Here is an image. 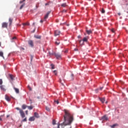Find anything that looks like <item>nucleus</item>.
<instances>
[{"mask_svg": "<svg viewBox=\"0 0 128 128\" xmlns=\"http://www.w3.org/2000/svg\"><path fill=\"white\" fill-rule=\"evenodd\" d=\"M88 39H89L88 36L84 37V38H83L82 40H80V41H79L80 44L82 46L84 45V42L88 43Z\"/></svg>", "mask_w": 128, "mask_h": 128, "instance_id": "f257e3e1", "label": "nucleus"}, {"mask_svg": "<svg viewBox=\"0 0 128 128\" xmlns=\"http://www.w3.org/2000/svg\"><path fill=\"white\" fill-rule=\"evenodd\" d=\"M16 110H19L20 114L22 118H24V117H26V114L22 109H20L19 107H16Z\"/></svg>", "mask_w": 128, "mask_h": 128, "instance_id": "f03ea898", "label": "nucleus"}, {"mask_svg": "<svg viewBox=\"0 0 128 128\" xmlns=\"http://www.w3.org/2000/svg\"><path fill=\"white\" fill-rule=\"evenodd\" d=\"M48 53H49V55H50V56L52 55H54L56 59H60L62 57L60 54H56V53H54V52H50V51H49Z\"/></svg>", "mask_w": 128, "mask_h": 128, "instance_id": "7ed1b4c3", "label": "nucleus"}, {"mask_svg": "<svg viewBox=\"0 0 128 128\" xmlns=\"http://www.w3.org/2000/svg\"><path fill=\"white\" fill-rule=\"evenodd\" d=\"M28 44L32 48L34 47V41H32V40H29L28 41Z\"/></svg>", "mask_w": 128, "mask_h": 128, "instance_id": "20e7f679", "label": "nucleus"}, {"mask_svg": "<svg viewBox=\"0 0 128 128\" xmlns=\"http://www.w3.org/2000/svg\"><path fill=\"white\" fill-rule=\"evenodd\" d=\"M5 99L6 101H8V102H10V101L11 100L10 97V96L7 94L5 95Z\"/></svg>", "mask_w": 128, "mask_h": 128, "instance_id": "39448f33", "label": "nucleus"}, {"mask_svg": "<svg viewBox=\"0 0 128 128\" xmlns=\"http://www.w3.org/2000/svg\"><path fill=\"white\" fill-rule=\"evenodd\" d=\"M60 34V32L59 30L54 31V36H58Z\"/></svg>", "mask_w": 128, "mask_h": 128, "instance_id": "423d86ee", "label": "nucleus"}, {"mask_svg": "<svg viewBox=\"0 0 128 128\" xmlns=\"http://www.w3.org/2000/svg\"><path fill=\"white\" fill-rule=\"evenodd\" d=\"M8 23H6V22H4L2 23V28H8Z\"/></svg>", "mask_w": 128, "mask_h": 128, "instance_id": "0eeeda50", "label": "nucleus"}, {"mask_svg": "<svg viewBox=\"0 0 128 128\" xmlns=\"http://www.w3.org/2000/svg\"><path fill=\"white\" fill-rule=\"evenodd\" d=\"M35 119H36L35 117L34 116H32V117H30L28 120L29 121L32 122V121H34Z\"/></svg>", "mask_w": 128, "mask_h": 128, "instance_id": "6e6552de", "label": "nucleus"}, {"mask_svg": "<svg viewBox=\"0 0 128 128\" xmlns=\"http://www.w3.org/2000/svg\"><path fill=\"white\" fill-rule=\"evenodd\" d=\"M28 106L26 105V104H23V105H22V109H23L24 110L25 109H26V108H27Z\"/></svg>", "mask_w": 128, "mask_h": 128, "instance_id": "1a4fd4ad", "label": "nucleus"}, {"mask_svg": "<svg viewBox=\"0 0 128 128\" xmlns=\"http://www.w3.org/2000/svg\"><path fill=\"white\" fill-rule=\"evenodd\" d=\"M86 32L88 35H90L92 34V30H86Z\"/></svg>", "mask_w": 128, "mask_h": 128, "instance_id": "9d476101", "label": "nucleus"}, {"mask_svg": "<svg viewBox=\"0 0 128 128\" xmlns=\"http://www.w3.org/2000/svg\"><path fill=\"white\" fill-rule=\"evenodd\" d=\"M34 37L36 38V39H42V36L38 35H34Z\"/></svg>", "mask_w": 128, "mask_h": 128, "instance_id": "9b49d317", "label": "nucleus"}, {"mask_svg": "<svg viewBox=\"0 0 128 128\" xmlns=\"http://www.w3.org/2000/svg\"><path fill=\"white\" fill-rule=\"evenodd\" d=\"M14 89L15 90V92L16 93L18 94L20 93V90L18 88H16V87H14Z\"/></svg>", "mask_w": 128, "mask_h": 128, "instance_id": "f8f14e48", "label": "nucleus"}, {"mask_svg": "<svg viewBox=\"0 0 128 128\" xmlns=\"http://www.w3.org/2000/svg\"><path fill=\"white\" fill-rule=\"evenodd\" d=\"M50 12H48V13H46V15H45L44 19V20H46V18H48V16L50 14Z\"/></svg>", "mask_w": 128, "mask_h": 128, "instance_id": "ddd939ff", "label": "nucleus"}, {"mask_svg": "<svg viewBox=\"0 0 128 128\" xmlns=\"http://www.w3.org/2000/svg\"><path fill=\"white\" fill-rule=\"evenodd\" d=\"M0 57H2L3 59H4V52H2V51L0 52Z\"/></svg>", "mask_w": 128, "mask_h": 128, "instance_id": "4468645a", "label": "nucleus"}, {"mask_svg": "<svg viewBox=\"0 0 128 128\" xmlns=\"http://www.w3.org/2000/svg\"><path fill=\"white\" fill-rule=\"evenodd\" d=\"M34 116L35 117H36V118H39L40 117V115H38V113H37L36 112H34Z\"/></svg>", "mask_w": 128, "mask_h": 128, "instance_id": "2eb2a0df", "label": "nucleus"}, {"mask_svg": "<svg viewBox=\"0 0 128 128\" xmlns=\"http://www.w3.org/2000/svg\"><path fill=\"white\" fill-rule=\"evenodd\" d=\"M100 100L102 103H104V102L106 101V98L104 97L103 98H100Z\"/></svg>", "mask_w": 128, "mask_h": 128, "instance_id": "dca6fc26", "label": "nucleus"}, {"mask_svg": "<svg viewBox=\"0 0 128 128\" xmlns=\"http://www.w3.org/2000/svg\"><path fill=\"white\" fill-rule=\"evenodd\" d=\"M60 42L59 40H56V42H55V44L56 46H58L60 44Z\"/></svg>", "mask_w": 128, "mask_h": 128, "instance_id": "f3484780", "label": "nucleus"}, {"mask_svg": "<svg viewBox=\"0 0 128 128\" xmlns=\"http://www.w3.org/2000/svg\"><path fill=\"white\" fill-rule=\"evenodd\" d=\"M102 119H103V120H108V117H107L106 115H104V116H103L102 118Z\"/></svg>", "mask_w": 128, "mask_h": 128, "instance_id": "a211bd4d", "label": "nucleus"}, {"mask_svg": "<svg viewBox=\"0 0 128 128\" xmlns=\"http://www.w3.org/2000/svg\"><path fill=\"white\" fill-rule=\"evenodd\" d=\"M25 4H26L25 2H24V4H22L20 6V10H22V9L24 8V6Z\"/></svg>", "mask_w": 128, "mask_h": 128, "instance_id": "6ab92c4d", "label": "nucleus"}, {"mask_svg": "<svg viewBox=\"0 0 128 128\" xmlns=\"http://www.w3.org/2000/svg\"><path fill=\"white\" fill-rule=\"evenodd\" d=\"M27 108L28 109H29V110H32V109L34 108V106H27Z\"/></svg>", "mask_w": 128, "mask_h": 128, "instance_id": "aec40b11", "label": "nucleus"}, {"mask_svg": "<svg viewBox=\"0 0 128 128\" xmlns=\"http://www.w3.org/2000/svg\"><path fill=\"white\" fill-rule=\"evenodd\" d=\"M116 126H118V124H114L113 125H112L111 126L112 128H114V127H116Z\"/></svg>", "mask_w": 128, "mask_h": 128, "instance_id": "412c9836", "label": "nucleus"}, {"mask_svg": "<svg viewBox=\"0 0 128 128\" xmlns=\"http://www.w3.org/2000/svg\"><path fill=\"white\" fill-rule=\"evenodd\" d=\"M13 19H11V18H9L10 24H12V22Z\"/></svg>", "mask_w": 128, "mask_h": 128, "instance_id": "4be33fe9", "label": "nucleus"}, {"mask_svg": "<svg viewBox=\"0 0 128 128\" xmlns=\"http://www.w3.org/2000/svg\"><path fill=\"white\" fill-rule=\"evenodd\" d=\"M10 77L11 80H14V76H13V75H10Z\"/></svg>", "mask_w": 128, "mask_h": 128, "instance_id": "5701e85b", "label": "nucleus"}, {"mask_svg": "<svg viewBox=\"0 0 128 128\" xmlns=\"http://www.w3.org/2000/svg\"><path fill=\"white\" fill-rule=\"evenodd\" d=\"M105 12V10H104V8H102L101 10V12H102V14H104Z\"/></svg>", "mask_w": 128, "mask_h": 128, "instance_id": "b1692460", "label": "nucleus"}, {"mask_svg": "<svg viewBox=\"0 0 128 128\" xmlns=\"http://www.w3.org/2000/svg\"><path fill=\"white\" fill-rule=\"evenodd\" d=\"M61 5L62 6H64V7L66 6H67V4L66 2L62 4Z\"/></svg>", "mask_w": 128, "mask_h": 128, "instance_id": "393cba45", "label": "nucleus"}, {"mask_svg": "<svg viewBox=\"0 0 128 128\" xmlns=\"http://www.w3.org/2000/svg\"><path fill=\"white\" fill-rule=\"evenodd\" d=\"M26 121H27L26 117V118H24V119H23V120H22V122H26Z\"/></svg>", "mask_w": 128, "mask_h": 128, "instance_id": "a878e982", "label": "nucleus"}, {"mask_svg": "<svg viewBox=\"0 0 128 128\" xmlns=\"http://www.w3.org/2000/svg\"><path fill=\"white\" fill-rule=\"evenodd\" d=\"M52 69H54V64H51Z\"/></svg>", "mask_w": 128, "mask_h": 128, "instance_id": "bb28decb", "label": "nucleus"}, {"mask_svg": "<svg viewBox=\"0 0 128 128\" xmlns=\"http://www.w3.org/2000/svg\"><path fill=\"white\" fill-rule=\"evenodd\" d=\"M3 84V81L2 80V79H0V86H2V84Z\"/></svg>", "mask_w": 128, "mask_h": 128, "instance_id": "cd10ccee", "label": "nucleus"}, {"mask_svg": "<svg viewBox=\"0 0 128 128\" xmlns=\"http://www.w3.org/2000/svg\"><path fill=\"white\" fill-rule=\"evenodd\" d=\"M0 88L1 89H2V90H4V88L3 85H2H2L0 86Z\"/></svg>", "mask_w": 128, "mask_h": 128, "instance_id": "c85d7f7f", "label": "nucleus"}, {"mask_svg": "<svg viewBox=\"0 0 128 128\" xmlns=\"http://www.w3.org/2000/svg\"><path fill=\"white\" fill-rule=\"evenodd\" d=\"M53 73H54L55 75H57V71L56 70H54V71H53Z\"/></svg>", "mask_w": 128, "mask_h": 128, "instance_id": "c756f323", "label": "nucleus"}, {"mask_svg": "<svg viewBox=\"0 0 128 128\" xmlns=\"http://www.w3.org/2000/svg\"><path fill=\"white\" fill-rule=\"evenodd\" d=\"M52 124H53V125H55L56 124V120H52Z\"/></svg>", "mask_w": 128, "mask_h": 128, "instance_id": "7c9ffc66", "label": "nucleus"}, {"mask_svg": "<svg viewBox=\"0 0 128 128\" xmlns=\"http://www.w3.org/2000/svg\"><path fill=\"white\" fill-rule=\"evenodd\" d=\"M25 1L26 0H20V4H22V2H25Z\"/></svg>", "mask_w": 128, "mask_h": 128, "instance_id": "2f4dec72", "label": "nucleus"}, {"mask_svg": "<svg viewBox=\"0 0 128 128\" xmlns=\"http://www.w3.org/2000/svg\"><path fill=\"white\" fill-rule=\"evenodd\" d=\"M112 33H114V32H115V30H114V29H112Z\"/></svg>", "mask_w": 128, "mask_h": 128, "instance_id": "473e14b6", "label": "nucleus"}, {"mask_svg": "<svg viewBox=\"0 0 128 128\" xmlns=\"http://www.w3.org/2000/svg\"><path fill=\"white\" fill-rule=\"evenodd\" d=\"M55 102L56 103V104H59V101H58V100L55 101Z\"/></svg>", "mask_w": 128, "mask_h": 128, "instance_id": "72a5a7b5", "label": "nucleus"}, {"mask_svg": "<svg viewBox=\"0 0 128 128\" xmlns=\"http://www.w3.org/2000/svg\"><path fill=\"white\" fill-rule=\"evenodd\" d=\"M48 4H50V2H46V4H45L46 6H48Z\"/></svg>", "mask_w": 128, "mask_h": 128, "instance_id": "f704fd0d", "label": "nucleus"}, {"mask_svg": "<svg viewBox=\"0 0 128 128\" xmlns=\"http://www.w3.org/2000/svg\"><path fill=\"white\" fill-rule=\"evenodd\" d=\"M46 109L48 111H50V108H48V107H46Z\"/></svg>", "mask_w": 128, "mask_h": 128, "instance_id": "c9c22d12", "label": "nucleus"}, {"mask_svg": "<svg viewBox=\"0 0 128 128\" xmlns=\"http://www.w3.org/2000/svg\"><path fill=\"white\" fill-rule=\"evenodd\" d=\"M28 110H26V115H28Z\"/></svg>", "mask_w": 128, "mask_h": 128, "instance_id": "e433bc0d", "label": "nucleus"}, {"mask_svg": "<svg viewBox=\"0 0 128 128\" xmlns=\"http://www.w3.org/2000/svg\"><path fill=\"white\" fill-rule=\"evenodd\" d=\"M28 88H29L30 90H32L31 87L30 86H28Z\"/></svg>", "mask_w": 128, "mask_h": 128, "instance_id": "4c0bfd02", "label": "nucleus"}, {"mask_svg": "<svg viewBox=\"0 0 128 128\" xmlns=\"http://www.w3.org/2000/svg\"><path fill=\"white\" fill-rule=\"evenodd\" d=\"M126 12H128V8H126Z\"/></svg>", "mask_w": 128, "mask_h": 128, "instance_id": "58836bf2", "label": "nucleus"}, {"mask_svg": "<svg viewBox=\"0 0 128 128\" xmlns=\"http://www.w3.org/2000/svg\"><path fill=\"white\" fill-rule=\"evenodd\" d=\"M78 38L81 39L82 37H81L80 35H79V36H78Z\"/></svg>", "mask_w": 128, "mask_h": 128, "instance_id": "ea45409f", "label": "nucleus"}, {"mask_svg": "<svg viewBox=\"0 0 128 128\" xmlns=\"http://www.w3.org/2000/svg\"><path fill=\"white\" fill-rule=\"evenodd\" d=\"M16 37H13V38H12V40H14V39H16Z\"/></svg>", "mask_w": 128, "mask_h": 128, "instance_id": "a19ab883", "label": "nucleus"}, {"mask_svg": "<svg viewBox=\"0 0 128 128\" xmlns=\"http://www.w3.org/2000/svg\"><path fill=\"white\" fill-rule=\"evenodd\" d=\"M104 87H100V90H102L103 89Z\"/></svg>", "mask_w": 128, "mask_h": 128, "instance_id": "79ce46f5", "label": "nucleus"}, {"mask_svg": "<svg viewBox=\"0 0 128 128\" xmlns=\"http://www.w3.org/2000/svg\"><path fill=\"white\" fill-rule=\"evenodd\" d=\"M40 22H44V20H40Z\"/></svg>", "mask_w": 128, "mask_h": 128, "instance_id": "37998d69", "label": "nucleus"}, {"mask_svg": "<svg viewBox=\"0 0 128 128\" xmlns=\"http://www.w3.org/2000/svg\"><path fill=\"white\" fill-rule=\"evenodd\" d=\"M30 100V104H32V100Z\"/></svg>", "mask_w": 128, "mask_h": 128, "instance_id": "c03bdc74", "label": "nucleus"}, {"mask_svg": "<svg viewBox=\"0 0 128 128\" xmlns=\"http://www.w3.org/2000/svg\"><path fill=\"white\" fill-rule=\"evenodd\" d=\"M8 117H10V115H7L6 118H8Z\"/></svg>", "mask_w": 128, "mask_h": 128, "instance_id": "a18cd8bd", "label": "nucleus"}, {"mask_svg": "<svg viewBox=\"0 0 128 128\" xmlns=\"http://www.w3.org/2000/svg\"><path fill=\"white\" fill-rule=\"evenodd\" d=\"M1 46H2V42H0V47H1Z\"/></svg>", "mask_w": 128, "mask_h": 128, "instance_id": "49530a36", "label": "nucleus"}, {"mask_svg": "<svg viewBox=\"0 0 128 128\" xmlns=\"http://www.w3.org/2000/svg\"><path fill=\"white\" fill-rule=\"evenodd\" d=\"M32 59H33V58H31V61H32Z\"/></svg>", "mask_w": 128, "mask_h": 128, "instance_id": "de8ad7c7", "label": "nucleus"}, {"mask_svg": "<svg viewBox=\"0 0 128 128\" xmlns=\"http://www.w3.org/2000/svg\"><path fill=\"white\" fill-rule=\"evenodd\" d=\"M28 24V23H27V24Z\"/></svg>", "mask_w": 128, "mask_h": 128, "instance_id": "09e8293b", "label": "nucleus"}, {"mask_svg": "<svg viewBox=\"0 0 128 128\" xmlns=\"http://www.w3.org/2000/svg\"><path fill=\"white\" fill-rule=\"evenodd\" d=\"M22 50H24V48H22Z\"/></svg>", "mask_w": 128, "mask_h": 128, "instance_id": "8fccbe9b", "label": "nucleus"}, {"mask_svg": "<svg viewBox=\"0 0 128 128\" xmlns=\"http://www.w3.org/2000/svg\"><path fill=\"white\" fill-rule=\"evenodd\" d=\"M33 24H34V26H35V23H34Z\"/></svg>", "mask_w": 128, "mask_h": 128, "instance_id": "3c124183", "label": "nucleus"}, {"mask_svg": "<svg viewBox=\"0 0 128 128\" xmlns=\"http://www.w3.org/2000/svg\"><path fill=\"white\" fill-rule=\"evenodd\" d=\"M38 43H40V41H38Z\"/></svg>", "mask_w": 128, "mask_h": 128, "instance_id": "603ef678", "label": "nucleus"}, {"mask_svg": "<svg viewBox=\"0 0 128 128\" xmlns=\"http://www.w3.org/2000/svg\"><path fill=\"white\" fill-rule=\"evenodd\" d=\"M106 104L108 103V101H106Z\"/></svg>", "mask_w": 128, "mask_h": 128, "instance_id": "864d4df0", "label": "nucleus"}, {"mask_svg": "<svg viewBox=\"0 0 128 128\" xmlns=\"http://www.w3.org/2000/svg\"><path fill=\"white\" fill-rule=\"evenodd\" d=\"M74 50H78V49H74Z\"/></svg>", "mask_w": 128, "mask_h": 128, "instance_id": "5fc2aeb1", "label": "nucleus"}, {"mask_svg": "<svg viewBox=\"0 0 128 128\" xmlns=\"http://www.w3.org/2000/svg\"><path fill=\"white\" fill-rule=\"evenodd\" d=\"M72 76H73V74H72Z\"/></svg>", "mask_w": 128, "mask_h": 128, "instance_id": "6e6d98bb", "label": "nucleus"}, {"mask_svg": "<svg viewBox=\"0 0 128 128\" xmlns=\"http://www.w3.org/2000/svg\"><path fill=\"white\" fill-rule=\"evenodd\" d=\"M38 98H40V97H38Z\"/></svg>", "mask_w": 128, "mask_h": 128, "instance_id": "4d7b16f0", "label": "nucleus"}, {"mask_svg": "<svg viewBox=\"0 0 128 128\" xmlns=\"http://www.w3.org/2000/svg\"><path fill=\"white\" fill-rule=\"evenodd\" d=\"M34 32H35V30H34Z\"/></svg>", "mask_w": 128, "mask_h": 128, "instance_id": "13d9d810", "label": "nucleus"}]
</instances>
